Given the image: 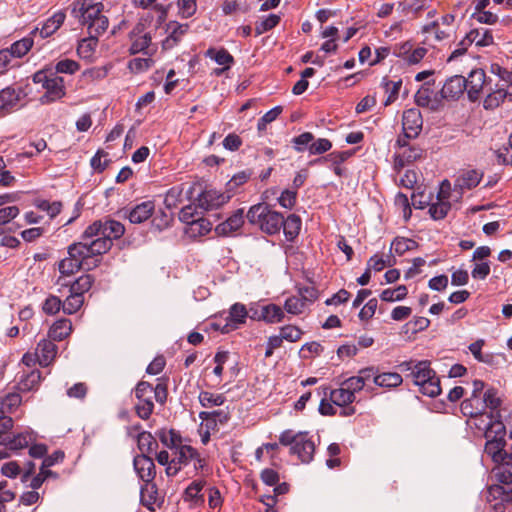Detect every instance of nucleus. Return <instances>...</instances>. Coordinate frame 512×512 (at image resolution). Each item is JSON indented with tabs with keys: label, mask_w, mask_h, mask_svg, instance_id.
<instances>
[{
	"label": "nucleus",
	"mask_w": 512,
	"mask_h": 512,
	"mask_svg": "<svg viewBox=\"0 0 512 512\" xmlns=\"http://www.w3.org/2000/svg\"><path fill=\"white\" fill-rule=\"evenodd\" d=\"M103 4L94 3L92 0H75L72 3L71 14L77 18L82 25H90L100 15Z\"/></svg>",
	"instance_id": "nucleus-8"
},
{
	"label": "nucleus",
	"mask_w": 512,
	"mask_h": 512,
	"mask_svg": "<svg viewBox=\"0 0 512 512\" xmlns=\"http://www.w3.org/2000/svg\"><path fill=\"white\" fill-rule=\"evenodd\" d=\"M451 209V203L446 200H437V202L429 205L428 213L433 220L444 219Z\"/></svg>",
	"instance_id": "nucleus-44"
},
{
	"label": "nucleus",
	"mask_w": 512,
	"mask_h": 512,
	"mask_svg": "<svg viewBox=\"0 0 512 512\" xmlns=\"http://www.w3.org/2000/svg\"><path fill=\"white\" fill-rule=\"evenodd\" d=\"M23 87L7 86L0 90V118H3L19 108V102L26 97Z\"/></svg>",
	"instance_id": "nucleus-9"
},
{
	"label": "nucleus",
	"mask_w": 512,
	"mask_h": 512,
	"mask_svg": "<svg viewBox=\"0 0 512 512\" xmlns=\"http://www.w3.org/2000/svg\"><path fill=\"white\" fill-rule=\"evenodd\" d=\"M466 79V90L470 101L479 99L480 92L486 84V74L482 69L472 70Z\"/></svg>",
	"instance_id": "nucleus-17"
},
{
	"label": "nucleus",
	"mask_w": 512,
	"mask_h": 512,
	"mask_svg": "<svg viewBox=\"0 0 512 512\" xmlns=\"http://www.w3.org/2000/svg\"><path fill=\"white\" fill-rule=\"evenodd\" d=\"M246 218L251 225L257 226L268 235H274L281 229L282 214L264 202L251 206Z\"/></svg>",
	"instance_id": "nucleus-5"
},
{
	"label": "nucleus",
	"mask_w": 512,
	"mask_h": 512,
	"mask_svg": "<svg viewBox=\"0 0 512 512\" xmlns=\"http://www.w3.org/2000/svg\"><path fill=\"white\" fill-rule=\"evenodd\" d=\"M33 46V39L31 37H24L21 40L14 42L7 51L12 57L21 58L26 55Z\"/></svg>",
	"instance_id": "nucleus-43"
},
{
	"label": "nucleus",
	"mask_w": 512,
	"mask_h": 512,
	"mask_svg": "<svg viewBox=\"0 0 512 512\" xmlns=\"http://www.w3.org/2000/svg\"><path fill=\"white\" fill-rule=\"evenodd\" d=\"M406 377L412 379L423 395L436 397L441 393L440 380L428 360L418 361L413 373L407 374Z\"/></svg>",
	"instance_id": "nucleus-6"
},
{
	"label": "nucleus",
	"mask_w": 512,
	"mask_h": 512,
	"mask_svg": "<svg viewBox=\"0 0 512 512\" xmlns=\"http://www.w3.org/2000/svg\"><path fill=\"white\" fill-rule=\"evenodd\" d=\"M172 221L173 217L171 214H168L165 211L160 210L159 213H157L154 216L152 220V226L158 231H163L164 229L168 228L171 225Z\"/></svg>",
	"instance_id": "nucleus-64"
},
{
	"label": "nucleus",
	"mask_w": 512,
	"mask_h": 512,
	"mask_svg": "<svg viewBox=\"0 0 512 512\" xmlns=\"http://www.w3.org/2000/svg\"><path fill=\"white\" fill-rule=\"evenodd\" d=\"M21 402L20 392L17 390L8 392L4 396H0V412L2 414L13 413L21 405Z\"/></svg>",
	"instance_id": "nucleus-32"
},
{
	"label": "nucleus",
	"mask_w": 512,
	"mask_h": 512,
	"mask_svg": "<svg viewBox=\"0 0 512 512\" xmlns=\"http://www.w3.org/2000/svg\"><path fill=\"white\" fill-rule=\"evenodd\" d=\"M468 38L479 47L490 46L494 43L492 32L489 29H473L468 33Z\"/></svg>",
	"instance_id": "nucleus-36"
},
{
	"label": "nucleus",
	"mask_w": 512,
	"mask_h": 512,
	"mask_svg": "<svg viewBox=\"0 0 512 512\" xmlns=\"http://www.w3.org/2000/svg\"><path fill=\"white\" fill-rule=\"evenodd\" d=\"M382 86L384 87L385 92L388 94L384 105L388 106L398 98V94L402 86V80L399 79L398 81H392L388 79V77H384L382 80Z\"/></svg>",
	"instance_id": "nucleus-40"
},
{
	"label": "nucleus",
	"mask_w": 512,
	"mask_h": 512,
	"mask_svg": "<svg viewBox=\"0 0 512 512\" xmlns=\"http://www.w3.org/2000/svg\"><path fill=\"white\" fill-rule=\"evenodd\" d=\"M282 107L281 106H276L272 109H270L269 111H267L259 120H258V123H257V129L259 131H264L267 127V124L271 123L272 121L276 120L277 117L281 114L282 112Z\"/></svg>",
	"instance_id": "nucleus-61"
},
{
	"label": "nucleus",
	"mask_w": 512,
	"mask_h": 512,
	"mask_svg": "<svg viewBox=\"0 0 512 512\" xmlns=\"http://www.w3.org/2000/svg\"><path fill=\"white\" fill-rule=\"evenodd\" d=\"M177 6L182 18H190L197 11L196 0H177Z\"/></svg>",
	"instance_id": "nucleus-62"
},
{
	"label": "nucleus",
	"mask_w": 512,
	"mask_h": 512,
	"mask_svg": "<svg viewBox=\"0 0 512 512\" xmlns=\"http://www.w3.org/2000/svg\"><path fill=\"white\" fill-rule=\"evenodd\" d=\"M472 418L475 420V427L479 431L484 432V437H490L496 430L494 426L497 423H503L501 414H495L488 411L481 412V414L475 415V417Z\"/></svg>",
	"instance_id": "nucleus-19"
},
{
	"label": "nucleus",
	"mask_w": 512,
	"mask_h": 512,
	"mask_svg": "<svg viewBox=\"0 0 512 512\" xmlns=\"http://www.w3.org/2000/svg\"><path fill=\"white\" fill-rule=\"evenodd\" d=\"M280 20H281V18L279 15H276V14L268 15L264 20H262L260 23L256 24V26H255L256 36L262 35V34L268 32L269 30L275 28L279 24Z\"/></svg>",
	"instance_id": "nucleus-51"
},
{
	"label": "nucleus",
	"mask_w": 512,
	"mask_h": 512,
	"mask_svg": "<svg viewBox=\"0 0 512 512\" xmlns=\"http://www.w3.org/2000/svg\"><path fill=\"white\" fill-rule=\"evenodd\" d=\"M141 503L148 510L154 511L153 505L157 500V486L154 481L145 483L140 489Z\"/></svg>",
	"instance_id": "nucleus-34"
},
{
	"label": "nucleus",
	"mask_w": 512,
	"mask_h": 512,
	"mask_svg": "<svg viewBox=\"0 0 512 512\" xmlns=\"http://www.w3.org/2000/svg\"><path fill=\"white\" fill-rule=\"evenodd\" d=\"M45 93L39 98L42 105L53 103L66 95L64 78L55 74L49 78Z\"/></svg>",
	"instance_id": "nucleus-11"
},
{
	"label": "nucleus",
	"mask_w": 512,
	"mask_h": 512,
	"mask_svg": "<svg viewBox=\"0 0 512 512\" xmlns=\"http://www.w3.org/2000/svg\"><path fill=\"white\" fill-rule=\"evenodd\" d=\"M94 283V277L90 274L81 275L77 278L70 286V293H75L79 296H83L85 292H88Z\"/></svg>",
	"instance_id": "nucleus-41"
},
{
	"label": "nucleus",
	"mask_w": 512,
	"mask_h": 512,
	"mask_svg": "<svg viewBox=\"0 0 512 512\" xmlns=\"http://www.w3.org/2000/svg\"><path fill=\"white\" fill-rule=\"evenodd\" d=\"M154 65L152 57L147 58H133L128 62V69L132 73H142L149 70Z\"/></svg>",
	"instance_id": "nucleus-49"
},
{
	"label": "nucleus",
	"mask_w": 512,
	"mask_h": 512,
	"mask_svg": "<svg viewBox=\"0 0 512 512\" xmlns=\"http://www.w3.org/2000/svg\"><path fill=\"white\" fill-rule=\"evenodd\" d=\"M302 225V220L300 216L296 214H290L286 219L282 215V224L281 228H283V232L287 241H294L299 235L300 229Z\"/></svg>",
	"instance_id": "nucleus-25"
},
{
	"label": "nucleus",
	"mask_w": 512,
	"mask_h": 512,
	"mask_svg": "<svg viewBox=\"0 0 512 512\" xmlns=\"http://www.w3.org/2000/svg\"><path fill=\"white\" fill-rule=\"evenodd\" d=\"M482 404L484 406V410L487 411L489 409V412H493L495 414H501L500 413V407L503 403V400L501 396L499 395V390L494 387H488L485 392L483 393L482 397Z\"/></svg>",
	"instance_id": "nucleus-26"
},
{
	"label": "nucleus",
	"mask_w": 512,
	"mask_h": 512,
	"mask_svg": "<svg viewBox=\"0 0 512 512\" xmlns=\"http://www.w3.org/2000/svg\"><path fill=\"white\" fill-rule=\"evenodd\" d=\"M507 97V91L504 88H499L489 93L483 101V107L487 110H492L500 106Z\"/></svg>",
	"instance_id": "nucleus-45"
},
{
	"label": "nucleus",
	"mask_w": 512,
	"mask_h": 512,
	"mask_svg": "<svg viewBox=\"0 0 512 512\" xmlns=\"http://www.w3.org/2000/svg\"><path fill=\"white\" fill-rule=\"evenodd\" d=\"M155 211L154 201L141 202L130 209H125V217L133 224H140L148 220Z\"/></svg>",
	"instance_id": "nucleus-18"
},
{
	"label": "nucleus",
	"mask_w": 512,
	"mask_h": 512,
	"mask_svg": "<svg viewBox=\"0 0 512 512\" xmlns=\"http://www.w3.org/2000/svg\"><path fill=\"white\" fill-rule=\"evenodd\" d=\"M29 442L30 437L27 434L19 433L13 437H7L6 447L16 451L28 447Z\"/></svg>",
	"instance_id": "nucleus-55"
},
{
	"label": "nucleus",
	"mask_w": 512,
	"mask_h": 512,
	"mask_svg": "<svg viewBox=\"0 0 512 512\" xmlns=\"http://www.w3.org/2000/svg\"><path fill=\"white\" fill-rule=\"evenodd\" d=\"M124 233L125 227L121 222L106 218L91 223L81 234V239L87 241L101 258L112 248L113 240L121 238Z\"/></svg>",
	"instance_id": "nucleus-1"
},
{
	"label": "nucleus",
	"mask_w": 512,
	"mask_h": 512,
	"mask_svg": "<svg viewBox=\"0 0 512 512\" xmlns=\"http://www.w3.org/2000/svg\"><path fill=\"white\" fill-rule=\"evenodd\" d=\"M109 26V20L106 16L100 15L94 22L88 25V33L89 35H93L98 38L102 35Z\"/></svg>",
	"instance_id": "nucleus-56"
},
{
	"label": "nucleus",
	"mask_w": 512,
	"mask_h": 512,
	"mask_svg": "<svg viewBox=\"0 0 512 512\" xmlns=\"http://www.w3.org/2000/svg\"><path fill=\"white\" fill-rule=\"evenodd\" d=\"M83 302V296L70 293V295L62 302V310L65 314H74L81 308Z\"/></svg>",
	"instance_id": "nucleus-48"
},
{
	"label": "nucleus",
	"mask_w": 512,
	"mask_h": 512,
	"mask_svg": "<svg viewBox=\"0 0 512 512\" xmlns=\"http://www.w3.org/2000/svg\"><path fill=\"white\" fill-rule=\"evenodd\" d=\"M204 480H195L192 483L189 484V486L185 489V495L189 500L198 502L201 500L204 501V497L202 494H200L201 490L203 489L205 485Z\"/></svg>",
	"instance_id": "nucleus-53"
},
{
	"label": "nucleus",
	"mask_w": 512,
	"mask_h": 512,
	"mask_svg": "<svg viewBox=\"0 0 512 512\" xmlns=\"http://www.w3.org/2000/svg\"><path fill=\"white\" fill-rule=\"evenodd\" d=\"M174 458H172L175 463L182 465H187L191 458H195L198 456V451L190 445L182 444L177 449L174 450Z\"/></svg>",
	"instance_id": "nucleus-39"
},
{
	"label": "nucleus",
	"mask_w": 512,
	"mask_h": 512,
	"mask_svg": "<svg viewBox=\"0 0 512 512\" xmlns=\"http://www.w3.org/2000/svg\"><path fill=\"white\" fill-rule=\"evenodd\" d=\"M402 382V376L396 372L379 373L378 377H375V385L383 388H395L400 386Z\"/></svg>",
	"instance_id": "nucleus-38"
},
{
	"label": "nucleus",
	"mask_w": 512,
	"mask_h": 512,
	"mask_svg": "<svg viewBox=\"0 0 512 512\" xmlns=\"http://www.w3.org/2000/svg\"><path fill=\"white\" fill-rule=\"evenodd\" d=\"M260 317L262 318V321L274 324L281 322L284 319L285 314L280 306L271 303L260 307Z\"/></svg>",
	"instance_id": "nucleus-29"
},
{
	"label": "nucleus",
	"mask_w": 512,
	"mask_h": 512,
	"mask_svg": "<svg viewBox=\"0 0 512 512\" xmlns=\"http://www.w3.org/2000/svg\"><path fill=\"white\" fill-rule=\"evenodd\" d=\"M279 443L290 447V454L296 455L304 464L310 463L314 458L316 446L306 431L295 432L292 429H286L280 433Z\"/></svg>",
	"instance_id": "nucleus-4"
},
{
	"label": "nucleus",
	"mask_w": 512,
	"mask_h": 512,
	"mask_svg": "<svg viewBox=\"0 0 512 512\" xmlns=\"http://www.w3.org/2000/svg\"><path fill=\"white\" fill-rule=\"evenodd\" d=\"M62 309V301L58 296L49 295L43 305L42 310L47 315H54Z\"/></svg>",
	"instance_id": "nucleus-59"
},
{
	"label": "nucleus",
	"mask_w": 512,
	"mask_h": 512,
	"mask_svg": "<svg viewBox=\"0 0 512 512\" xmlns=\"http://www.w3.org/2000/svg\"><path fill=\"white\" fill-rule=\"evenodd\" d=\"M408 290L405 285H399L395 289H385L380 294V298L385 302L401 301L407 296Z\"/></svg>",
	"instance_id": "nucleus-47"
},
{
	"label": "nucleus",
	"mask_w": 512,
	"mask_h": 512,
	"mask_svg": "<svg viewBox=\"0 0 512 512\" xmlns=\"http://www.w3.org/2000/svg\"><path fill=\"white\" fill-rule=\"evenodd\" d=\"M205 57L214 60L218 65L224 66V69H230L235 62L234 57L225 48L210 47L205 52Z\"/></svg>",
	"instance_id": "nucleus-31"
},
{
	"label": "nucleus",
	"mask_w": 512,
	"mask_h": 512,
	"mask_svg": "<svg viewBox=\"0 0 512 512\" xmlns=\"http://www.w3.org/2000/svg\"><path fill=\"white\" fill-rule=\"evenodd\" d=\"M466 90V79L461 75H454L446 80L441 96L445 99H458Z\"/></svg>",
	"instance_id": "nucleus-20"
},
{
	"label": "nucleus",
	"mask_w": 512,
	"mask_h": 512,
	"mask_svg": "<svg viewBox=\"0 0 512 512\" xmlns=\"http://www.w3.org/2000/svg\"><path fill=\"white\" fill-rule=\"evenodd\" d=\"M42 379L41 372L38 369L23 370L17 374V383L14 389L18 392L36 391Z\"/></svg>",
	"instance_id": "nucleus-15"
},
{
	"label": "nucleus",
	"mask_w": 512,
	"mask_h": 512,
	"mask_svg": "<svg viewBox=\"0 0 512 512\" xmlns=\"http://www.w3.org/2000/svg\"><path fill=\"white\" fill-rule=\"evenodd\" d=\"M98 43V38L93 35H89V38L83 39L77 48V53L84 58L91 56L94 52Z\"/></svg>",
	"instance_id": "nucleus-57"
},
{
	"label": "nucleus",
	"mask_w": 512,
	"mask_h": 512,
	"mask_svg": "<svg viewBox=\"0 0 512 512\" xmlns=\"http://www.w3.org/2000/svg\"><path fill=\"white\" fill-rule=\"evenodd\" d=\"M303 332L301 329L294 325H285L280 328V336L283 340L289 341V342H296L298 341Z\"/></svg>",
	"instance_id": "nucleus-60"
},
{
	"label": "nucleus",
	"mask_w": 512,
	"mask_h": 512,
	"mask_svg": "<svg viewBox=\"0 0 512 512\" xmlns=\"http://www.w3.org/2000/svg\"><path fill=\"white\" fill-rule=\"evenodd\" d=\"M423 150L415 145H410L399 155V164L403 166L406 162L410 163L422 157Z\"/></svg>",
	"instance_id": "nucleus-52"
},
{
	"label": "nucleus",
	"mask_w": 512,
	"mask_h": 512,
	"mask_svg": "<svg viewBox=\"0 0 512 512\" xmlns=\"http://www.w3.org/2000/svg\"><path fill=\"white\" fill-rule=\"evenodd\" d=\"M56 354L57 346L52 339H42L37 344L35 356L41 366L46 367L51 364Z\"/></svg>",
	"instance_id": "nucleus-22"
},
{
	"label": "nucleus",
	"mask_w": 512,
	"mask_h": 512,
	"mask_svg": "<svg viewBox=\"0 0 512 512\" xmlns=\"http://www.w3.org/2000/svg\"><path fill=\"white\" fill-rule=\"evenodd\" d=\"M199 403L204 408L221 406L225 403L226 397L223 394H214L208 391H201L198 396Z\"/></svg>",
	"instance_id": "nucleus-42"
},
{
	"label": "nucleus",
	"mask_w": 512,
	"mask_h": 512,
	"mask_svg": "<svg viewBox=\"0 0 512 512\" xmlns=\"http://www.w3.org/2000/svg\"><path fill=\"white\" fill-rule=\"evenodd\" d=\"M494 428L496 430L490 437L486 438L484 451L490 456L494 463L501 465H509L511 457L507 455L506 446V427L504 423H497Z\"/></svg>",
	"instance_id": "nucleus-7"
},
{
	"label": "nucleus",
	"mask_w": 512,
	"mask_h": 512,
	"mask_svg": "<svg viewBox=\"0 0 512 512\" xmlns=\"http://www.w3.org/2000/svg\"><path fill=\"white\" fill-rule=\"evenodd\" d=\"M489 494L494 499H500L502 502H512V488H505L500 484H494L489 487Z\"/></svg>",
	"instance_id": "nucleus-54"
},
{
	"label": "nucleus",
	"mask_w": 512,
	"mask_h": 512,
	"mask_svg": "<svg viewBox=\"0 0 512 512\" xmlns=\"http://www.w3.org/2000/svg\"><path fill=\"white\" fill-rule=\"evenodd\" d=\"M80 69V64L72 59H61L59 60L54 67V73L57 74H69L73 75Z\"/></svg>",
	"instance_id": "nucleus-46"
},
{
	"label": "nucleus",
	"mask_w": 512,
	"mask_h": 512,
	"mask_svg": "<svg viewBox=\"0 0 512 512\" xmlns=\"http://www.w3.org/2000/svg\"><path fill=\"white\" fill-rule=\"evenodd\" d=\"M483 174L479 173L476 170H469L463 173L456 180V186L460 189H473L475 188L481 181Z\"/></svg>",
	"instance_id": "nucleus-35"
},
{
	"label": "nucleus",
	"mask_w": 512,
	"mask_h": 512,
	"mask_svg": "<svg viewBox=\"0 0 512 512\" xmlns=\"http://www.w3.org/2000/svg\"><path fill=\"white\" fill-rule=\"evenodd\" d=\"M306 307V303L300 297L292 296L286 299L284 309L289 314H301Z\"/></svg>",
	"instance_id": "nucleus-58"
},
{
	"label": "nucleus",
	"mask_w": 512,
	"mask_h": 512,
	"mask_svg": "<svg viewBox=\"0 0 512 512\" xmlns=\"http://www.w3.org/2000/svg\"><path fill=\"white\" fill-rule=\"evenodd\" d=\"M419 243L411 238L397 236L390 245V253L393 251L397 256H403L408 251L418 249Z\"/></svg>",
	"instance_id": "nucleus-30"
},
{
	"label": "nucleus",
	"mask_w": 512,
	"mask_h": 512,
	"mask_svg": "<svg viewBox=\"0 0 512 512\" xmlns=\"http://www.w3.org/2000/svg\"><path fill=\"white\" fill-rule=\"evenodd\" d=\"M152 37L149 33H145L133 39L129 48L130 55L143 53L146 56L152 57L156 53V48H150Z\"/></svg>",
	"instance_id": "nucleus-24"
},
{
	"label": "nucleus",
	"mask_w": 512,
	"mask_h": 512,
	"mask_svg": "<svg viewBox=\"0 0 512 512\" xmlns=\"http://www.w3.org/2000/svg\"><path fill=\"white\" fill-rule=\"evenodd\" d=\"M137 446L142 454L149 456L158 447L155 437L148 431H142L137 436Z\"/></svg>",
	"instance_id": "nucleus-37"
},
{
	"label": "nucleus",
	"mask_w": 512,
	"mask_h": 512,
	"mask_svg": "<svg viewBox=\"0 0 512 512\" xmlns=\"http://www.w3.org/2000/svg\"><path fill=\"white\" fill-rule=\"evenodd\" d=\"M423 118L419 109L410 108L403 112L402 129L408 137H418L422 130Z\"/></svg>",
	"instance_id": "nucleus-16"
},
{
	"label": "nucleus",
	"mask_w": 512,
	"mask_h": 512,
	"mask_svg": "<svg viewBox=\"0 0 512 512\" xmlns=\"http://www.w3.org/2000/svg\"><path fill=\"white\" fill-rule=\"evenodd\" d=\"M67 253L68 257L59 262V271L64 275H71L81 269L91 270L101 262L90 244L81 238L68 246Z\"/></svg>",
	"instance_id": "nucleus-2"
},
{
	"label": "nucleus",
	"mask_w": 512,
	"mask_h": 512,
	"mask_svg": "<svg viewBox=\"0 0 512 512\" xmlns=\"http://www.w3.org/2000/svg\"><path fill=\"white\" fill-rule=\"evenodd\" d=\"M137 403L135 404V413L142 420H148L154 411V399L163 405L168 396V388L165 382L159 381L153 387L147 381H139L134 389Z\"/></svg>",
	"instance_id": "nucleus-3"
},
{
	"label": "nucleus",
	"mask_w": 512,
	"mask_h": 512,
	"mask_svg": "<svg viewBox=\"0 0 512 512\" xmlns=\"http://www.w3.org/2000/svg\"><path fill=\"white\" fill-rule=\"evenodd\" d=\"M66 18V15L62 11H58L54 13L50 18H48L42 25V27L39 29L36 27L34 30L31 31V35L35 36L37 33H39L40 37L45 39L52 34H54L64 23Z\"/></svg>",
	"instance_id": "nucleus-23"
},
{
	"label": "nucleus",
	"mask_w": 512,
	"mask_h": 512,
	"mask_svg": "<svg viewBox=\"0 0 512 512\" xmlns=\"http://www.w3.org/2000/svg\"><path fill=\"white\" fill-rule=\"evenodd\" d=\"M156 436L164 446L172 451L183 444L181 434L175 429L162 428L156 432Z\"/></svg>",
	"instance_id": "nucleus-27"
},
{
	"label": "nucleus",
	"mask_w": 512,
	"mask_h": 512,
	"mask_svg": "<svg viewBox=\"0 0 512 512\" xmlns=\"http://www.w3.org/2000/svg\"><path fill=\"white\" fill-rule=\"evenodd\" d=\"M72 331V323L69 319L63 318L55 321L50 327L48 336L53 341H62Z\"/></svg>",
	"instance_id": "nucleus-28"
},
{
	"label": "nucleus",
	"mask_w": 512,
	"mask_h": 512,
	"mask_svg": "<svg viewBox=\"0 0 512 512\" xmlns=\"http://www.w3.org/2000/svg\"><path fill=\"white\" fill-rule=\"evenodd\" d=\"M134 470L141 481L150 483L156 476V467L151 457L140 454L133 459Z\"/></svg>",
	"instance_id": "nucleus-14"
},
{
	"label": "nucleus",
	"mask_w": 512,
	"mask_h": 512,
	"mask_svg": "<svg viewBox=\"0 0 512 512\" xmlns=\"http://www.w3.org/2000/svg\"><path fill=\"white\" fill-rule=\"evenodd\" d=\"M244 224V210L237 209L230 217L224 222L215 227V233L218 236H228L237 231Z\"/></svg>",
	"instance_id": "nucleus-21"
},
{
	"label": "nucleus",
	"mask_w": 512,
	"mask_h": 512,
	"mask_svg": "<svg viewBox=\"0 0 512 512\" xmlns=\"http://www.w3.org/2000/svg\"><path fill=\"white\" fill-rule=\"evenodd\" d=\"M314 140V135L311 132H304L292 138L291 143L295 151L301 153L306 150L309 151V146Z\"/></svg>",
	"instance_id": "nucleus-50"
},
{
	"label": "nucleus",
	"mask_w": 512,
	"mask_h": 512,
	"mask_svg": "<svg viewBox=\"0 0 512 512\" xmlns=\"http://www.w3.org/2000/svg\"><path fill=\"white\" fill-rule=\"evenodd\" d=\"M460 409L462 414L468 417H475V415H479L481 412L485 411L481 397L475 395H471L469 398L465 399L461 403Z\"/></svg>",
	"instance_id": "nucleus-33"
},
{
	"label": "nucleus",
	"mask_w": 512,
	"mask_h": 512,
	"mask_svg": "<svg viewBox=\"0 0 512 512\" xmlns=\"http://www.w3.org/2000/svg\"><path fill=\"white\" fill-rule=\"evenodd\" d=\"M318 397L320 396H329L330 400L333 404L344 407L351 403H353L356 399V396L352 394L351 391L346 390V387L341 384V387L338 389H330L326 386H321L315 390Z\"/></svg>",
	"instance_id": "nucleus-12"
},
{
	"label": "nucleus",
	"mask_w": 512,
	"mask_h": 512,
	"mask_svg": "<svg viewBox=\"0 0 512 512\" xmlns=\"http://www.w3.org/2000/svg\"><path fill=\"white\" fill-rule=\"evenodd\" d=\"M247 316L248 312L245 305L235 303L229 310V316L226 319V323L222 326L220 324H213V327L215 330H220L221 333L227 334L237 329L240 324L245 323Z\"/></svg>",
	"instance_id": "nucleus-10"
},
{
	"label": "nucleus",
	"mask_w": 512,
	"mask_h": 512,
	"mask_svg": "<svg viewBox=\"0 0 512 512\" xmlns=\"http://www.w3.org/2000/svg\"><path fill=\"white\" fill-rule=\"evenodd\" d=\"M230 195L221 193L214 189H206L197 197V207L203 210L217 209L220 206L227 203L230 199Z\"/></svg>",
	"instance_id": "nucleus-13"
},
{
	"label": "nucleus",
	"mask_w": 512,
	"mask_h": 512,
	"mask_svg": "<svg viewBox=\"0 0 512 512\" xmlns=\"http://www.w3.org/2000/svg\"><path fill=\"white\" fill-rule=\"evenodd\" d=\"M252 172L250 170H244L236 173L230 181L227 183L228 192H232L237 189L239 186L246 183L251 177Z\"/></svg>",
	"instance_id": "nucleus-63"
}]
</instances>
